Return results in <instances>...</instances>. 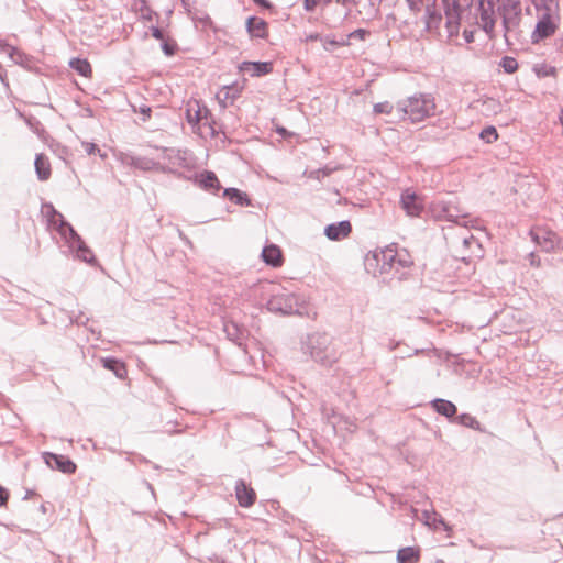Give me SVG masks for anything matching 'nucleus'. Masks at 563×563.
I'll return each mask as SVG.
<instances>
[{"label":"nucleus","instance_id":"obj_53","mask_svg":"<svg viewBox=\"0 0 563 563\" xmlns=\"http://www.w3.org/2000/svg\"><path fill=\"white\" fill-rule=\"evenodd\" d=\"M318 4L317 0H303V8L306 11L311 12L316 9Z\"/></svg>","mask_w":563,"mask_h":563},{"label":"nucleus","instance_id":"obj_18","mask_svg":"<svg viewBox=\"0 0 563 563\" xmlns=\"http://www.w3.org/2000/svg\"><path fill=\"white\" fill-rule=\"evenodd\" d=\"M244 85L233 82L223 86L217 93V98L223 107L233 106L234 102L241 97Z\"/></svg>","mask_w":563,"mask_h":563},{"label":"nucleus","instance_id":"obj_8","mask_svg":"<svg viewBox=\"0 0 563 563\" xmlns=\"http://www.w3.org/2000/svg\"><path fill=\"white\" fill-rule=\"evenodd\" d=\"M434 217L439 220H445L449 222L456 223L464 229L476 228L475 220H466L468 214L463 212L456 205L452 202H441L433 208Z\"/></svg>","mask_w":563,"mask_h":563},{"label":"nucleus","instance_id":"obj_61","mask_svg":"<svg viewBox=\"0 0 563 563\" xmlns=\"http://www.w3.org/2000/svg\"><path fill=\"white\" fill-rule=\"evenodd\" d=\"M240 70L243 71L246 69V60H243L240 66H239Z\"/></svg>","mask_w":563,"mask_h":563},{"label":"nucleus","instance_id":"obj_10","mask_svg":"<svg viewBox=\"0 0 563 563\" xmlns=\"http://www.w3.org/2000/svg\"><path fill=\"white\" fill-rule=\"evenodd\" d=\"M497 0H479L478 11L479 21L478 24L483 31L488 35L489 38L495 36L496 27V5Z\"/></svg>","mask_w":563,"mask_h":563},{"label":"nucleus","instance_id":"obj_3","mask_svg":"<svg viewBox=\"0 0 563 563\" xmlns=\"http://www.w3.org/2000/svg\"><path fill=\"white\" fill-rule=\"evenodd\" d=\"M497 13L501 18L504 38L509 43L512 33H516L522 20L521 0H497Z\"/></svg>","mask_w":563,"mask_h":563},{"label":"nucleus","instance_id":"obj_33","mask_svg":"<svg viewBox=\"0 0 563 563\" xmlns=\"http://www.w3.org/2000/svg\"><path fill=\"white\" fill-rule=\"evenodd\" d=\"M222 196L239 205V206H246V192H243L236 188H225L222 191Z\"/></svg>","mask_w":563,"mask_h":563},{"label":"nucleus","instance_id":"obj_59","mask_svg":"<svg viewBox=\"0 0 563 563\" xmlns=\"http://www.w3.org/2000/svg\"><path fill=\"white\" fill-rule=\"evenodd\" d=\"M336 3L341 4V5H347L349 3L352 2V0H335Z\"/></svg>","mask_w":563,"mask_h":563},{"label":"nucleus","instance_id":"obj_36","mask_svg":"<svg viewBox=\"0 0 563 563\" xmlns=\"http://www.w3.org/2000/svg\"><path fill=\"white\" fill-rule=\"evenodd\" d=\"M456 422L461 426L471 428L473 430H481V423L477 421V419L470 413H461L456 417Z\"/></svg>","mask_w":563,"mask_h":563},{"label":"nucleus","instance_id":"obj_58","mask_svg":"<svg viewBox=\"0 0 563 563\" xmlns=\"http://www.w3.org/2000/svg\"><path fill=\"white\" fill-rule=\"evenodd\" d=\"M530 263H531V265H536V266L540 265V261L536 260V256L533 253H530Z\"/></svg>","mask_w":563,"mask_h":563},{"label":"nucleus","instance_id":"obj_57","mask_svg":"<svg viewBox=\"0 0 563 563\" xmlns=\"http://www.w3.org/2000/svg\"><path fill=\"white\" fill-rule=\"evenodd\" d=\"M135 457H136V460H137L140 463H144V464L150 463V461H148L145 456H143V455H141V454H136V455H135Z\"/></svg>","mask_w":563,"mask_h":563},{"label":"nucleus","instance_id":"obj_52","mask_svg":"<svg viewBox=\"0 0 563 563\" xmlns=\"http://www.w3.org/2000/svg\"><path fill=\"white\" fill-rule=\"evenodd\" d=\"M473 0H453L452 4L459 8L468 9Z\"/></svg>","mask_w":563,"mask_h":563},{"label":"nucleus","instance_id":"obj_12","mask_svg":"<svg viewBox=\"0 0 563 563\" xmlns=\"http://www.w3.org/2000/svg\"><path fill=\"white\" fill-rule=\"evenodd\" d=\"M400 250L401 249H398L395 244H391L373 254V260L379 266L380 274L393 273L396 257H398Z\"/></svg>","mask_w":563,"mask_h":563},{"label":"nucleus","instance_id":"obj_49","mask_svg":"<svg viewBox=\"0 0 563 563\" xmlns=\"http://www.w3.org/2000/svg\"><path fill=\"white\" fill-rule=\"evenodd\" d=\"M82 147L88 155H92L96 152L100 153V148L95 143L82 142Z\"/></svg>","mask_w":563,"mask_h":563},{"label":"nucleus","instance_id":"obj_64","mask_svg":"<svg viewBox=\"0 0 563 563\" xmlns=\"http://www.w3.org/2000/svg\"><path fill=\"white\" fill-rule=\"evenodd\" d=\"M561 120L563 121V117L561 118Z\"/></svg>","mask_w":563,"mask_h":563},{"label":"nucleus","instance_id":"obj_44","mask_svg":"<svg viewBox=\"0 0 563 563\" xmlns=\"http://www.w3.org/2000/svg\"><path fill=\"white\" fill-rule=\"evenodd\" d=\"M133 111L139 112L140 114L143 115V118H142L143 122L147 121L151 118V113H152L151 107H148L146 104H142L139 108L133 106Z\"/></svg>","mask_w":563,"mask_h":563},{"label":"nucleus","instance_id":"obj_22","mask_svg":"<svg viewBox=\"0 0 563 563\" xmlns=\"http://www.w3.org/2000/svg\"><path fill=\"white\" fill-rule=\"evenodd\" d=\"M352 231L350 221L343 220L338 223H331L325 227L324 234L329 240L340 241L346 238Z\"/></svg>","mask_w":563,"mask_h":563},{"label":"nucleus","instance_id":"obj_51","mask_svg":"<svg viewBox=\"0 0 563 563\" xmlns=\"http://www.w3.org/2000/svg\"><path fill=\"white\" fill-rule=\"evenodd\" d=\"M9 499V492L0 485V507L4 506Z\"/></svg>","mask_w":563,"mask_h":563},{"label":"nucleus","instance_id":"obj_56","mask_svg":"<svg viewBox=\"0 0 563 563\" xmlns=\"http://www.w3.org/2000/svg\"><path fill=\"white\" fill-rule=\"evenodd\" d=\"M256 499V494L255 492L249 487V506H251Z\"/></svg>","mask_w":563,"mask_h":563},{"label":"nucleus","instance_id":"obj_31","mask_svg":"<svg viewBox=\"0 0 563 563\" xmlns=\"http://www.w3.org/2000/svg\"><path fill=\"white\" fill-rule=\"evenodd\" d=\"M272 62H249V76L261 77L272 73Z\"/></svg>","mask_w":563,"mask_h":563},{"label":"nucleus","instance_id":"obj_9","mask_svg":"<svg viewBox=\"0 0 563 563\" xmlns=\"http://www.w3.org/2000/svg\"><path fill=\"white\" fill-rule=\"evenodd\" d=\"M62 239L67 244L69 252L73 253L76 258L90 265L96 263V257L91 249L85 243L74 227H69L65 232V236H62Z\"/></svg>","mask_w":563,"mask_h":563},{"label":"nucleus","instance_id":"obj_37","mask_svg":"<svg viewBox=\"0 0 563 563\" xmlns=\"http://www.w3.org/2000/svg\"><path fill=\"white\" fill-rule=\"evenodd\" d=\"M0 49L8 53L11 59H13L15 63H21L22 58L24 57V55L19 49L4 43L3 41H0Z\"/></svg>","mask_w":563,"mask_h":563},{"label":"nucleus","instance_id":"obj_11","mask_svg":"<svg viewBox=\"0 0 563 563\" xmlns=\"http://www.w3.org/2000/svg\"><path fill=\"white\" fill-rule=\"evenodd\" d=\"M532 241L544 252H553L560 249L561 240L558 234L544 228H536L530 231Z\"/></svg>","mask_w":563,"mask_h":563},{"label":"nucleus","instance_id":"obj_48","mask_svg":"<svg viewBox=\"0 0 563 563\" xmlns=\"http://www.w3.org/2000/svg\"><path fill=\"white\" fill-rule=\"evenodd\" d=\"M368 34H369V32L367 30H365V29H356V30H354L353 32H351L349 34V37L350 38H357L360 41H364L367 37Z\"/></svg>","mask_w":563,"mask_h":563},{"label":"nucleus","instance_id":"obj_26","mask_svg":"<svg viewBox=\"0 0 563 563\" xmlns=\"http://www.w3.org/2000/svg\"><path fill=\"white\" fill-rule=\"evenodd\" d=\"M34 166L38 180L45 181L51 177V164L44 154H36Z\"/></svg>","mask_w":563,"mask_h":563},{"label":"nucleus","instance_id":"obj_5","mask_svg":"<svg viewBox=\"0 0 563 563\" xmlns=\"http://www.w3.org/2000/svg\"><path fill=\"white\" fill-rule=\"evenodd\" d=\"M303 300L295 292L285 288L275 287L266 306L267 310L280 314L300 313Z\"/></svg>","mask_w":563,"mask_h":563},{"label":"nucleus","instance_id":"obj_17","mask_svg":"<svg viewBox=\"0 0 563 563\" xmlns=\"http://www.w3.org/2000/svg\"><path fill=\"white\" fill-rule=\"evenodd\" d=\"M435 2H437V0L428 1V3L426 4V7H423V10H422V11H424L423 19H424L426 30L428 32H438L440 29L441 22H442V14L437 9Z\"/></svg>","mask_w":563,"mask_h":563},{"label":"nucleus","instance_id":"obj_50","mask_svg":"<svg viewBox=\"0 0 563 563\" xmlns=\"http://www.w3.org/2000/svg\"><path fill=\"white\" fill-rule=\"evenodd\" d=\"M151 34L156 40H159V41L164 40V32L158 26H151Z\"/></svg>","mask_w":563,"mask_h":563},{"label":"nucleus","instance_id":"obj_24","mask_svg":"<svg viewBox=\"0 0 563 563\" xmlns=\"http://www.w3.org/2000/svg\"><path fill=\"white\" fill-rule=\"evenodd\" d=\"M261 256L267 265H271L273 267H279L283 264L282 251L275 244L265 246L262 250Z\"/></svg>","mask_w":563,"mask_h":563},{"label":"nucleus","instance_id":"obj_47","mask_svg":"<svg viewBox=\"0 0 563 563\" xmlns=\"http://www.w3.org/2000/svg\"><path fill=\"white\" fill-rule=\"evenodd\" d=\"M176 48L177 47L175 43H169L163 40L162 51L166 56H173L176 53Z\"/></svg>","mask_w":563,"mask_h":563},{"label":"nucleus","instance_id":"obj_6","mask_svg":"<svg viewBox=\"0 0 563 563\" xmlns=\"http://www.w3.org/2000/svg\"><path fill=\"white\" fill-rule=\"evenodd\" d=\"M186 120L188 124L201 136L216 134L213 121L209 109L205 104H200L198 101L189 102L186 109Z\"/></svg>","mask_w":563,"mask_h":563},{"label":"nucleus","instance_id":"obj_16","mask_svg":"<svg viewBox=\"0 0 563 563\" xmlns=\"http://www.w3.org/2000/svg\"><path fill=\"white\" fill-rule=\"evenodd\" d=\"M42 211L46 213L47 224L57 231L60 236H65V232L73 227L65 217L55 209L53 203L45 202L42 205Z\"/></svg>","mask_w":563,"mask_h":563},{"label":"nucleus","instance_id":"obj_28","mask_svg":"<svg viewBox=\"0 0 563 563\" xmlns=\"http://www.w3.org/2000/svg\"><path fill=\"white\" fill-rule=\"evenodd\" d=\"M249 35L264 38L267 35V23L263 19L249 16Z\"/></svg>","mask_w":563,"mask_h":563},{"label":"nucleus","instance_id":"obj_38","mask_svg":"<svg viewBox=\"0 0 563 563\" xmlns=\"http://www.w3.org/2000/svg\"><path fill=\"white\" fill-rule=\"evenodd\" d=\"M499 66L505 73L514 74L518 69V62L511 56H504L499 62Z\"/></svg>","mask_w":563,"mask_h":563},{"label":"nucleus","instance_id":"obj_40","mask_svg":"<svg viewBox=\"0 0 563 563\" xmlns=\"http://www.w3.org/2000/svg\"><path fill=\"white\" fill-rule=\"evenodd\" d=\"M479 137L485 143L490 144L498 139V133H497V130L495 129V126L489 125L482 130V132L479 133Z\"/></svg>","mask_w":563,"mask_h":563},{"label":"nucleus","instance_id":"obj_43","mask_svg":"<svg viewBox=\"0 0 563 563\" xmlns=\"http://www.w3.org/2000/svg\"><path fill=\"white\" fill-rule=\"evenodd\" d=\"M423 518L426 520V523L427 525H430L431 522L433 525H435L437 522L441 523V525H444V521L442 518H438V514L435 511H429V510H424L423 511Z\"/></svg>","mask_w":563,"mask_h":563},{"label":"nucleus","instance_id":"obj_21","mask_svg":"<svg viewBox=\"0 0 563 563\" xmlns=\"http://www.w3.org/2000/svg\"><path fill=\"white\" fill-rule=\"evenodd\" d=\"M462 8L451 4L445 10V27L448 37L452 38L459 34Z\"/></svg>","mask_w":563,"mask_h":563},{"label":"nucleus","instance_id":"obj_13","mask_svg":"<svg viewBox=\"0 0 563 563\" xmlns=\"http://www.w3.org/2000/svg\"><path fill=\"white\" fill-rule=\"evenodd\" d=\"M184 179H188L197 184L201 189L212 194L218 195L222 189V186L212 170H203L201 173H195L192 176H185L183 174Z\"/></svg>","mask_w":563,"mask_h":563},{"label":"nucleus","instance_id":"obj_41","mask_svg":"<svg viewBox=\"0 0 563 563\" xmlns=\"http://www.w3.org/2000/svg\"><path fill=\"white\" fill-rule=\"evenodd\" d=\"M334 169L330 167H322L316 170H311L309 173V178L322 180L323 178L330 176Z\"/></svg>","mask_w":563,"mask_h":563},{"label":"nucleus","instance_id":"obj_46","mask_svg":"<svg viewBox=\"0 0 563 563\" xmlns=\"http://www.w3.org/2000/svg\"><path fill=\"white\" fill-rule=\"evenodd\" d=\"M70 322L77 325H86L89 321V318L84 314V312H79L76 316H69Z\"/></svg>","mask_w":563,"mask_h":563},{"label":"nucleus","instance_id":"obj_1","mask_svg":"<svg viewBox=\"0 0 563 563\" xmlns=\"http://www.w3.org/2000/svg\"><path fill=\"white\" fill-rule=\"evenodd\" d=\"M537 12V23L531 32L530 40L532 44H538L543 40L553 36L560 26V2L559 0H531Z\"/></svg>","mask_w":563,"mask_h":563},{"label":"nucleus","instance_id":"obj_2","mask_svg":"<svg viewBox=\"0 0 563 563\" xmlns=\"http://www.w3.org/2000/svg\"><path fill=\"white\" fill-rule=\"evenodd\" d=\"M302 352L316 363L331 367L338 362L340 353L334 345L333 338L325 332H314L302 341Z\"/></svg>","mask_w":563,"mask_h":563},{"label":"nucleus","instance_id":"obj_35","mask_svg":"<svg viewBox=\"0 0 563 563\" xmlns=\"http://www.w3.org/2000/svg\"><path fill=\"white\" fill-rule=\"evenodd\" d=\"M532 71L538 78L554 77L556 75V68L544 62L534 64Z\"/></svg>","mask_w":563,"mask_h":563},{"label":"nucleus","instance_id":"obj_19","mask_svg":"<svg viewBox=\"0 0 563 563\" xmlns=\"http://www.w3.org/2000/svg\"><path fill=\"white\" fill-rule=\"evenodd\" d=\"M400 205L406 213L410 217H418L423 209L419 197L409 190H406L401 194Z\"/></svg>","mask_w":563,"mask_h":563},{"label":"nucleus","instance_id":"obj_32","mask_svg":"<svg viewBox=\"0 0 563 563\" xmlns=\"http://www.w3.org/2000/svg\"><path fill=\"white\" fill-rule=\"evenodd\" d=\"M69 66L76 70L80 76L90 77L92 74V68L90 63L84 58H71L69 62Z\"/></svg>","mask_w":563,"mask_h":563},{"label":"nucleus","instance_id":"obj_14","mask_svg":"<svg viewBox=\"0 0 563 563\" xmlns=\"http://www.w3.org/2000/svg\"><path fill=\"white\" fill-rule=\"evenodd\" d=\"M162 157L170 164L166 168H174L178 173H180L178 168L190 169L192 167L188 151L164 147Z\"/></svg>","mask_w":563,"mask_h":563},{"label":"nucleus","instance_id":"obj_62","mask_svg":"<svg viewBox=\"0 0 563 563\" xmlns=\"http://www.w3.org/2000/svg\"><path fill=\"white\" fill-rule=\"evenodd\" d=\"M168 434L173 435V434H178L181 432V430H178V429H174V430H170V431H166Z\"/></svg>","mask_w":563,"mask_h":563},{"label":"nucleus","instance_id":"obj_25","mask_svg":"<svg viewBox=\"0 0 563 563\" xmlns=\"http://www.w3.org/2000/svg\"><path fill=\"white\" fill-rule=\"evenodd\" d=\"M224 331L230 341L234 342L239 347L246 353V344L243 342V328L239 327L235 322H227Z\"/></svg>","mask_w":563,"mask_h":563},{"label":"nucleus","instance_id":"obj_42","mask_svg":"<svg viewBox=\"0 0 563 563\" xmlns=\"http://www.w3.org/2000/svg\"><path fill=\"white\" fill-rule=\"evenodd\" d=\"M483 107L485 108L486 112H493V113H497L501 109L500 103L493 98H488V99L484 100Z\"/></svg>","mask_w":563,"mask_h":563},{"label":"nucleus","instance_id":"obj_34","mask_svg":"<svg viewBox=\"0 0 563 563\" xmlns=\"http://www.w3.org/2000/svg\"><path fill=\"white\" fill-rule=\"evenodd\" d=\"M249 358L251 360L255 371H258L260 368H265L268 364V360L266 358L265 353L263 352L262 347L257 342H255L254 353L250 355Z\"/></svg>","mask_w":563,"mask_h":563},{"label":"nucleus","instance_id":"obj_39","mask_svg":"<svg viewBox=\"0 0 563 563\" xmlns=\"http://www.w3.org/2000/svg\"><path fill=\"white\" fill-rule=\"evenodd\" d=\"M235 492L239 505L246 508V483L243 479L236 482Z\"/></svg>","mask_w":563,"mask_h":563},{"label":"nucleus","instance_id":"obj_60","mask_svg":"<svg viewBox=\"0 0 563 563\" xmlns=\"http://www.w3.org/2000/svg\"><path fill=\"white\" fill-rule=\"evenodd\" d=\"M464 35H465V40H466V42H472V41H473V35H472V33L467 34V33L465 32V33H464Z\"/></svg>","mask_w":563,"mask_h":563},{"label":"nucleus","instance_id":"obj_29","mask_svg":"<svg viewBox=\"0 0 563 563\" xmlns=\"http://www.w3.org/2000/svg\"><path fill=\"white\" fill-rule=\"evenodd\" d=\"M398 563H417L420 559V551L413 547L401 548L397 552Z\"/></svg>","mask_w":563,"mask_h":563},{"label":"nucleus","instance_id":"obj_45","mask_svg":"<svg viewBox=\"0 0 563 563\" xmlns=\"http://www.w3.org/2000/svg\"><path fill=\"white\" fill-rule=\"evenodd\" d=\"M393 106L389 102H379L374 106L375 113H390Z\"/></svg>","mask_w":563,"mask_h":563},{"label":"nucleus","instance_id":"obj_20","mask_svg":"<svg viewBox=\"0 0 563 563\" xmlns=\"http://www.w3.org/2000/svg\"><path fill=\"white\" fill-rule=\"evenodd\" d=\"M132 165L141 170H161L163 173H169L176 177H183V173H178L174 168H165V166L147 157H133Z\"/></svg>","mask_w":563,"mask_h":563},{"label":"nucleus","instance_id":"obj_63","mask_svg":"<svg viewBox=\"0 0 563 563\" xmlns=\"http://www.w3.org/2000/svg\"><path fill=\"white\" fill-rule=\"evenodd\" d=\"M323 2H324L325 4H330V3L332 2V0H323Z\"/></svg>","mask_w":563,"mask_h":563},{"label":"nucleus","instance_id":"obj_7","mask_svg":"<svg viewBox=\"0 0 563 563\" xmlns=\"http://www.w3.org/2000/svg\"><path fill=\"white\" fill-rule=\"evenodd\" d=\"M455 249L456 257L462 261H472L473 258L483 257V249L478 240L464 229L460 236L452 241Z\"/></svg>","mask_w":563,"mask_h":563},{"label":"nucleus","instance_id":"obj_27","mask_svg":"<svg viewBox=\"0 0 563 563\" xmlns=\"http://www.w3.org/2000/svg\"><path fill=\"white\" fill-rule=\"evenodd\" d=\"M431 405H432V408L439 415H442V416H444L446 418H453L456 415V411H457L456 406L452 401H450V400L438 398V399H434L431 402Z\"/></svg>","mask_w":563,"mask_h":563},{"label":"nucleus","instance_id":"obj_30","mask_svg":"<svg viewBox=\"0 0 563 563\" xmlns=\"http://www.w3.org/2000/svg\"><path fill=\"white\" fill-rule=\"evenodd\" d=\"M103 367L113 372L118 378H123L126 375V367L123 362L115 357L102 358Z\"/></svg>","mask_w":563,"mask_h":563},{"label":"nucleus","instance_id":"obj_15","mask_svg":"<svg viewBox=\"0 0 563 563\" xmlns=\"http://www.w3.org/2000/svg\"><path fill=\"white\" fill-rule=\"evenodd\" d=\"M43 459L49 468L57 470L67 475L74 474L77 470L75 462L66 455L44 452Z\"/></svg>","mask_w":563,"mask_h":563},{"label":"nucleus","instance_id":"obj_55","mask_svg":"<svg viewBox=\"0 0 563 563\" xmlns=\"http://www.w3.org/2000/svg\"><path fill=\"white\" fill-rule=\"evenodd\" d=\"M276 132L282 135L283 137H287V136H290L291 133L288 132L285 128H282V126H278L276 128Z\"/></svg>","mask_w":563,"mask_h":563},{"label":"nucleus","instance_id":"obj_4","mask_svg":"<svg viewBox=\"0 0 563 563\" xmlns=\"http://www.w3.org/2000/svg\"><path fill=\"white\" fill-rule=\"evenodd\" d=\"M398 110L404 112L412 123H417L434 114L435 103L430 95L412 96L407 101L399 102Z\"/></svg>","mask_w":563,"mask_h":563},{"label":"nucleus","instance_id":"obj_54","mask_svg":"<svg viewBox=\"0 0 563 563\" xmlns=\"http://www.w3.org/2000/svg\"><path fill=\"white\" fill-rule=\"evenodd\" d=\"M253 1L264 9L269 10L273 8L272 3L268 0H253Z\"/></svg>","mask_w":563,"mask_h":563},{"label":"nucleus","instance_id":"obj_23","mask_svg":"<svg viewBox=\"0 0 563 563\" xmlns=\"http://www.w3.org/2000/svg\"><path fill=\"white\" fill-rule=\"evenodd\" d=\"M413 264L411 255L407 252V250L401 249L399 251L398 257H396L395 268L391 274V278L402 279L405 277V273L400 272V269L409 268Z\"/></svg>","mask_w":563,"mask_h":563}]
</instances>
